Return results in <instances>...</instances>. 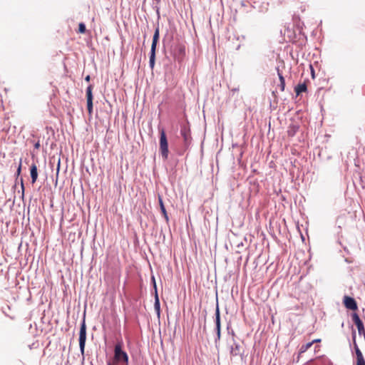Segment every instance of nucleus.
I'll return each mask as SVG.
<instances>
[{
	"mask_svg": "<svg viewBox=\"0 0 365 365\" xmlns=\"http://www.w3.org/2000/svg\"><path fill=\"white\" fill-rule=\"evenodd\" d=\"M21 170V159L20 160V163H19V167L17 168V175H20Z\"/></svg>",
	"mask_w": 365,
	"mask_h": 365,
	"instance_id": "obj_20",
	"label": "nucleus"
},
{
	"mask_svg": "<svg viewBox=\"0 0 365 365\" xmlns=\"http://www.w3.org/2000/svg\"><path fill=\"white\" fill-rule=\"evenodd\" d=\"M320 341H321L320 339H314L312 341H311V343H312V345H313L314 343H319Z\"/></svg>",
	"mask_w": 365,
	"mask_h": 365,
	"instance_id": "obj_22",
	"label": "nucleus"
},
{
	"mask_svg": "<svg viewBox=\"0 0 365 365\" xmlns=\"http://www.w3.org/2000/svg\"><path fill=\"white\" fill-rule=\"evenodd\" d=\"M276 70H277V75L279 76V82H280V83L279 85V89H280L281 91H284V88H285V80H284V76L282 75V73L280 71L279 67L276 68Z\"/></svg>",
	"mask_w": 365,
	"mask_h": 365,
	"instance_id": "obj_11",
	"label": "nucleus"
},
{
	"mask_svg": "<svg viewBox=\"0 0 365 365\" xmlns=\"http://www.w3.org/2000/svg\"><path fill=\"white\" fill-rule=\"evenodd\" d=\"M41 147V144H40V142L39 141H37L35 144H34V148L38 150Z\"/></svg>",
	"mask_w": 365,
	"mask_h": 365,
	"instance_id": "obj_21",
	"label": "nucleus"
},
{
	"mask_svg": "<svg viewBox=\"0 0 365 365\" xmlns=\"http://www.w3.org/2000/svg\"><path fill=\"white\" fill-rule=\"evenodd\" d=\"M30 174L31 178V182L34 184L36 182L38 178V170L37 166L35 163H33L30 168Z\"/></svg>",
	"mask_w": 365,
	"mask_h": 365,
	"instance_id": "obj_10",
	"label": "nucleus"
},
{
	"mask_svg": "<svg viewBox=\"0 0 365 365\" xmlns=\"http://www.w3.org/2000/svg\"><path fill=\"white\" fill-rule=\"evenodd\" d=\"M86 26L83 23H80L78 25V32L81 34H84L86 32Z\"/></svg>",
	"mask_w": 365,
	"mask_h": 365,
	"instance_id": "obj_19",
	"label": "nucleus"
},
{
	"mask_svg": "<svg viewBox=\"0 0 365 365\" xmlns=\"http://www.w3.org/2000/svg\"><path fill=\"white\" fill-rule=\"evenodd\" d=\"M343 304L347 309L351 311H356L358 309V306L356 300L349 296L346 295L344 297Z\"/></svg>",
	"mask_w": 365,
	"mask_h": 365,
	"instance_id": "obj_6",
	"label": "nucleus"
},
{
	"mask_svg": "<svg viewBox=\"0 0 365 365\" xmlns=\"http://www.w3.org/2000/svg\"><path fill=\"white\" fill-rule=\"evenodd\" d=\"M307 86L306 82L299 83L294 88V91H295L297 96L300 95L303 92H307Z\"/></svg>",
	"mask_w": 365,
	"mask_h": 365,
	"instance_id": "obj_12",
	"label": "nucleus"
},
{
	"mask_svg": "<svg viewBox=\"0 0 365 365\" xmlns=\"http://www.w3.org/2000/svg\"><path fill=\"white\" fill-rule=\"evenodd\" d=\"M108 365H111L110 363Z\"/></svg>",
	"mask_w": 365,
	"mask_h": 365,
	"instance_id": "obj_25",
	"label": "nucleus"
},
{
	"mask_svg": "<svg viewBox=\"0 0 365 365\" xmlns=\"http://www.w3.org/2000/svg\"><path fill=\"white\" fill-rule=\"evenodd\" d=\"M354 349L356 355V365H365V360L364 356L358 347L357 344L354 342Z\"/></svg>",
	"mask_w": 365,
	"mask_h": 365,
	"instance_id": "obj_8",
	"label": "nucleus"
},
{
	"mask_svg": "<svg viewBox=\"0 0 365 365\" xmlns=\"http://www.w3.org/2000/svg\"><path fill=\"white\" fill-rule=\"evenodd\" d=\"M216 326H217V331L218 332L220 331V312H219V309L218 307H217L216 309Z\"/></svg>",
	"mask_w": 365,
	"mask_h": 365,
	"instance_id": "obj_18",
	"label": "nucleus"
},
{
	"mask_svg": "<svg viewBox=\"0 0 365 365\" xmlns=\"http://www.w3.org/2000/svg\"><path fill=\"white\" fill-rule=\"evenodd\" d=\"M123 343L118 342L114 349V357H113V363L114 364H120L122 363L123 364L128 365V356L127 353L122 349Z\"/></svg>",
	"mask_w": 365,
	"mask_h": 365,
	"instance_id": "obj_1",
	"label": "nucleus"
},
{
	"mask_svg": "<svg viewBox=\"0 0 365 365\" xmlns=\"http://www.w3.org/2000/svg\"><path fill=\"white\" fill-rule=\"evenodd\" d=\"M90 79H91L90 76H87L85 78V80H86L87 82H89V81H90Z\"/></svg>",
	"mask_w": 365,
	"mask_h": 365,
	"instance_id": "obj_23",
	"label": "nucleus"
},
{
	"mask_svg": "<svg viewBox=\"0 0 365 365\" xmlns=\"http://www.w3.org/2000/svg\"><path fill=\"white\" fill-rule=\"evenodd\" d=\"M179 51V56H178V61H180L182 58V57L185 56V49L184 46H179L178 48Z\"/></svg>",
	"mask_w": 365,
	"mask_h": 365,
	"instance_id": "obj_16",
	"label": "nucleus"
},
{
	"mask_svg": "<svg viewBox=\"0 0 365 365\" xmlns=\"http://www.w3.org/2000/svg\"><path fill=\"white\" fill-rule=\"evenodd\" d=\"M158 201H159V205H160V207L161 212H162V214H163L165 221L168 222L169 221V217H168V215L167 214L165 207L164 206V204H163V199H162V197L160 196L158 197Z\"/></svg>",
	"mask_w": 365,
	"mask_h": 365,
	"instance_id": "obj_13",
	"label": "nucleus"
},
{
	"mask_svg": "<svg viewBox=\"0 0 365 365\" xmlns=\"http://www.w3.org/2000/svg\"><path fill=\"white\" fill-rule=\"evenodd\" d=\"M312 346V343L311 342L302 345L299 349V353L302 354L306 352Z\"/></svg>",
	"mask_w": 365,
	"mask_h": 365,
	"instance_id": "obj_15",
	"label": "nucleus"
},
{
	"mask_svg": "<svg viewBox=\"0 0 365 365\" xmlns=\"http://www.w3.org/2000/svg\"><path fill=\"white\" fill-rule=\"evenodd\" d=\"M160 149L162 154V156L164 159H167L168 155V145L167 141V138L165 133L163 129H162L160 132Z\"/></svg>",
	"mask_w": 365,
	"mask_h": 365,
	"instance_id": "obj_3",
	"label": "nucleus"
},
{
	"mask_svg": "<svg viewBox=\"0 0 365 365\" xmlns=\"http://www.w3.org/2000/svg\"><path fill=\"white\" fill-rule=\"evenodd\" d=\"M160 36V30L159 27H156L154 35L153 37V41L151 45V50H150V66L151 68H153L155 66V51H156V46L158 41L159 40Z\"/></svg>",
	"mask_w": 365,
	"mask_h": 365,
	"instance_id": "obj_2",
	"label": "nucleus"
},
{
	"mask_svg": "<svg viewBox=\"0 0 365 365\" xmlns=\"http://www.w3.org/2000/svg\"><path fill=\"white\" fill-rule=\"evenodd\" d=\"M346 216L345 214H342L338 217L337 222L339 223V227L341 228L342 226L346 225Z\"/></svg>",
	"mask_w": 365,
	"mask_h": 365,
	"instance_id": "obj_14",
	"label": "nucleus"
},
{
	"mask_svg": "<svg viewBox=\"0 0 365 365\" xmlns=\"http://www.w3.org/2000/svg\"><path fill=\"white\" fill-rule=\"evenodd\" d=\"M21 187H22V190H24V184L21 183Z\"/></svg>",
	"mask_w": 365,
	"mask_h": 365,
	"instance_id": "obj_24",
	"label": "nucleus"
},
{
	"mask_svg": "<svg viewBox=\"0 0 365 365\" xmlns=\"http://www.w3.org/2000/svg\"><path fill=\"white\" fill-rule=\"evenodd\" d=\"M86 340V325L83 320L80 328L79 332V346L82 356H84V350Z\"/></svg>",
	"mask_w": 365,
	"mask_h": 365,
	"instance_id": "obj_4",
	"label": "nucleus"
},
{
	"mask_svg": "<svg viewBox=\"0 0 365 365\" xmlns=\"http://www.w3.org/2000/svg\"><path fill=\"white\" fill-rule=\"evenodd\" d=\"M240 352V346L238 344L235 345V347H232L230 350V354L232 356H237Z\"/></svg>",
	"mask_w": 365,
	"mask_h": 365,
	"instance_id": "obj_17",
	"label": "nucleus"
},
{
	"mask_svg": "<svg viewBox=\"0 0 365 365\" xmlns=\"http://www.w3.org/2000/svg\"><path fill=\"white\" fill-rule=\"evenodd\" d=\"M93 86L89 85L86 88L87 110L88 114H93Z\"/></svg>",
	"mask_w": 365,
	"mask_h": 365,
	"instance_id": "obj_5",
	"label": "nucleus"
},
{
	"mask_svg": "<svg viewBox=\"0 0 365 365\" xmlns=\"http://www.w3.org/2000/svg\"><path fill=\"white\" fill-rule=\"evenodd\" d=\"M153 280L154 282V287L156 289L155 282L154 277H153ZM154 309L156 312V314L158 315V317H160V300L158 297V294L157 292V290L155 289V303H154Z\"/></svg>",
	"mask_w": 365,
	"mask_h": 365,
	"instance_id": "obj_9",
	"label": "nucleus"
},
{
	"mask_svg": "<svg viewBox=\"0 0 365 365\" xmlns=\"http://www.w3.org/2000/svg\"><path fill=\"white\" fill-rule=\"evenodd\" d=\"M351 319L355 325L357 327L358 332L360 335L365 336V329L362 321L360 319L359 315L356 313H353L351 314Z\"/></svg>",
	"mask_w": 365,
	"mask_h": 365,
	"instance_id": "obj_7",
	"label": "nucleus"
}]
</instances>
